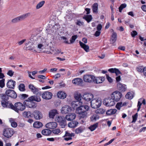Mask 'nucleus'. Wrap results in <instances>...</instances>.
<instances>
[{"label":"nucleus","instance_id":"f257e3e1","mask_svg":"<svg viewBox=\"0 0 146 146\" xmlns=\"http://www.w3.org/2000/svg\"><path fill=\"white\" fill-rule=\"evenodd\" d=\"M8 107L16 112L19 113L21 111L24 110L26 108V106L24 104L21 102H17L13 105L12 103L8 104Z\"/></svg>","mask_w":146,"mask_h":146},{"label":"nucleus","instance_id":"f03ea898","mask_svg":"<svg viewBox=\"0 0 146 146\" xmlns=\"http://www.w3.org/2000/svg\"><path fill=\"white\" fill-rule=\"evenodd\" d=\"M89 107L87 105H82L77 108L76 112L79 114L80 118H85L86 117L87 114V111L89 110Z\"/></svg>","mask_w":146,"mask_h":146},{"label":"nucleus","instance_id":"7ed1b4c3","mask_svg":"<svg viewBox=\"0 0 146 146\" xmlns=\"http://www.w3.org/2000/svg\"><path fill=\"white\" fill-rule=\"evenodd\" d=\"M122 96L121 93L117 90L113 92L110 94L111 97L115 102L119 101Z\"/></svg>","mask_w":146,"mask_h":146},{"label":"nucleus","instance_id":"20e7f679","mask_svg":"<svg viewBox=\"0 0 146 146\" xmlns=\"http://www.w3.org/2000/svg\"><path fill=\"white\" fill-rule=\"evenodd\" d=\"M84 82H94L95 83H98L97 80L95 79V77L93 75H86L83 77Z\"/></svg>","mask_w":146,"mask_h":146},{"label":"nucleus","instance_id":"39448f33","mask_svg":"<svg viewBox=\"0 0 146 146\" xmlns=\"http://www.w3.org/2000/svg\"><path fill=\"white\" fill-rule=\"evenodd\" d=\"M103 104L108 107H111L114 106L115 102L111 97H108L104 99L103 101Z\"/></svg>","mask_w":146,"mask_h":146},{"label":"nucleus","instance_id":"423d86ee","mask_svg":"<svg viewBox=\"0 0 146 146\" xmlns=\"http://www.w3.org/2000/svg\"><path fill=\"white\" fill-rule=\"evenodd\" d=\"M55 120L59 123L60 125L62 128H64L66 125V120L64 116H57L55 118Z\"/></svg>","mask_w":146,"mask_h":146},{"label":"nucleus","instance_id":"0eeeda50","mask_svg":"<svg viewBox=\"0 0 146 146\" xmlns=\"http://www.w3.org/2000/svg\"><path fill=\"white\" fill-rule=\"evenodd\" d=\"M14 133L13 129L11 128H5L3 132V135L6 137L9 138L11 137Z\"/></svg>","mask_w":146,"mask_h":146},{"label":"nucleus","instance_id":"6e6552de","mask_svg":"<svg viewBox=\"0 0 146 146\" xmlns=\"http://www.w3.org/2000/svg\"><path fill=\"white\" fill-rule=\"evenodd\" d=\"M23 104L27 107L31 108H35L37 106V104L33 101L30 100L29 98L27 100H26L23 102Z\"/></svg>","mask_w":146,"mask_h":146},{"label":"nucleus","instance_id":"1a4fd4ad","mask_svg":"<svg viewBox=\"0 0 146 146\" xmlns=\"http://www.w3.org/2000/svg\"><path fill=\"white\" fill-rule=\"evenodd\" d=\"M1 97L2 100L1 101L2 105L3 107L7 106L8 107V104L10 103H8V102L9 98V96L6 94H1Z\"/></svg>","mask_w":146,"mask_h":146},{"label":"nucleus","instance_id":"9d476101","mask_svg":"<svg viewBox=\"0 0 146 146\" xmlns=\"http://www.w3.org/2000/svg\"><path fill=\"white\" fill-rule=\"evenodd\" d=\"M41 96L43 99L46 100H49L52 98L53 94L51 92L46 91L42 93Z\"/></svg>","mask_w":146,"mask_h":146},{"label":"nucleus","instance_id":"9b49d317","mask_svg":"<svg viewBox=\"0 0 146 146\" xmlns=\"http://www.w3.org/2000/svg\"><path fill=\"white\" fill-rule=\"evenodd\" d=\"M5 94L9 97H10L14 99L16 98L17 97L16 92L14 90L10 89H8L6 91Z\"/></svg>","mask_w":146,"mask_h":146},{"label":"nucleus","instance_id":"f8f14e48","mask_svg":"<svg viewBox=\"0 0 146 146\" xmlns=\"http://www.w3.org/2000/svg\"><path fill=\"white\" fill-rule=\"evenodd\" d=\"M93 95L89 93H85L82 97V98L85 101L88 102L90 101L93 98Z\"/></svg>","mask_w":146,"mask_h":146},{"label":"nucleus","instance_id":"ddd939ff","mask_svg":"<svg viewBox=\"0 0 146 146\" xmlns=\"http://www.w3.org/2000/svg\"><path fill=\"white\" fill-rule=\"evenodd\" d=\"M91 107L93 108L96 109L99 108L100 106V103L98 102V100L95 99L92 100L90 102Z\"/></svg>","mask_w":146,"mask_h":146},{"label":"nucleus","instance_id":"4468645a","mask_svg":"<svg viewBox=\"0 0 146 146\" xmlns=\"http://www.w3.org/2000/svg\"><path fill=\"white\" fill-rule=\"evenodd\" d=\"M117 85V89L121 92H124L126 90L127 88L126 85L120 82H118Z\"/></svg>","mask_w":146,"mask_h":146},{"label":"nucleus","instance_id":"2eb2a0df","mask_svg":"<svg viewBox=\"0 0 146 146\" xmlns=\"http://www.w3.org/2000/svg\"><path fill=\"white\" fill-rule=\"evenodd\" d=\"M16 83L15 81L11 79L8 81L7 83L6 86L9 88L14 89L15 88Z\"/></svg>","mask_w":146,"mask_h":146},{"label":"nucleus","instance_id":"dca6fc26","mask_svg":"<svg viewBox=\"0 0 146 146\" xmlns=\"http://www.w3.org/2000/svg\"><path fill=\"white\" fill-rule=\"evenodd\" d=\"M32 114L34 118L36 119H40L42 117L41 112L38 110H35L33 111Z\"/></svg>","mask_w":146,"mask_h":146},{"label":"nucleus","instance_id":"f3484780","mask_svg":"<svg viewBox=\"0 0 146 146\" xmlns=\"http://www.w3.org/2000/svg\"><path fill=\"white\" fill-rule=\"evenodd\" d=\"M72 110L71 108L68 106L66 105L64 106L61 109V112L62 113H67Z\"/></svg>","mask_w":146,"mask_h":146},{"label":"nucleus","instance_id":"a211bd4d","mask_svg":"<svg viewBox=\"0 0 146 146\" xmlns=\"http://www.w3.org/2000/svg\"><path fill=\"white\" fill-rule=\"evenodd\" d=\"M76 115L74 113H68L65 116V118L68 121L72 120L75 118Z\"/></svg>","mask_w":146,"mask_h":146},{"label":"nucleus","instance_id":"6ab92c4d","mask_svg":"<svg viewBox=\"0 0 146 146\" xmlns=\"http://www.w3.org/2000/svg\"><path fill=\"white\" fill-rule=\"evenodd\" d=\"M57 124L56 122H51L47 123L46 125V127L48 129H53L56 128Z\"/></svg>","mask_w":146,"mask_h":146},{"label":"nucleus","instance_id":"aec40b11","mask_svg":"<svg viewBox=\"0 0 146 146\" xmlns=\"http://www.w3.org/2000/svg\"><path fill=\"white\" fill-rule=\"evenodd\" d=\"M83 82L82 79L80 78H76L72 81V82L77 85H81Z\"/></svg>","mask_w":146,"mask_h":146},{"label":"nucleus","instance_id":"412c9836","mask_svg":"<svg viewBox=\"0 0 146 146\" xmlns=\"http://www.w3.org/2000/svg\"><path fill=\"white\" fill-rule=\"evenodd\" d=\"M38 95H37L36 96H32L29 97V99L31 101H34L37 102H39L41 101V98Z\"/></svg>","mask_w":146,"mask_h":146},{"label":"nucleus","instance_id":"4be33fe9","mask_svg":"<svg viewBox=\"0 0 146 146\" xmlns=\"http://www.w3.org/2000/svg\"><path fill=\"white\" fill-rule=\"evenodd\" d=\"M67 95L64 92L60 91L58 92L57 94L58 97L61 99H64L66 97Z\"/></svg>","mask_w":146,"mask_h":146},{"label":"nucleus","instance_id":"5701e85b","mask_svg":"<svg viewBox=\"0 0 146 146\" xmlns=\"http://www.w3.org/2000/svg\"><path fill=\"white\" fill-rule=\"evenodd\" d=\"M117 34L115 33H112L110 40V43L111 44H113L115 43L117 40Z\"/></svg>","mask_w":146,"mask_h":146},{"label":"nucleus","instance_id":"b1692460","mask_svg":"<svg viewBox=\"0 0 146 146\" xmlns=\"http://www.w3.org/2000/svg\"><path fill=\"white\" fill-rule=\"evenodd\" d=\"M81 96L80 94H76L75 95L74 98L76 100H77L78 101H77L76 103L75 104L76 105L77 104H79L80 105V104H82V102L80 101L81 100Z\"/></svg>","mask_w":146,"mask_h":146},{"label":"nucleus","instance_id":"393cba45","mask_svg":"<svg viewBox=\"0 0 146 146\" xmlns=\"http://www.w3.org/2000/svg\"><path fill=\"white\" fill-rule=\"evenodd\" d=\"M79 42L81 47L83 48L86 52H88L89 51V47L88 45H86L80 41Z\"/></svg>","mask_w":146,"mask_h":146},{"label":"nucleus","instance_id":"a878e982","mask_svg":"<svg viewBox=\"0 0 146 146\" xmlns=\"http://www.w3.org/2000/svg\"><path fill=\"white\" fill-rule=\"evenodd\" d=\"M78 124V121L74 120L69 122L68 124V127L71 128H74L76 127Z\"/></svg>","mask_w":146,"mask_h":146},{"label":"nucleus","instance_id":"bb28decb","mask_svg":"<svg viewBox=\"0 0 146 146\" xmlns=\"http://www.w3.org/2000/svg\"><path fill=\"white\" fill-rule=\"evenodd\" d=\"M31 14L30 13H28L19 16L18 17L20 21H22L23 20L28 16H29Z\"/></svg>","mask_w":146,"mask_h":146},{"label":"nucleus","instance_id":"cd10ccee","mask_svg":"<svg viewBox=\"0 0 146 146\" xmlns=\"http://www.w3.org/2000/svg\"><path fill=\"white\" fill-rule=\"evenodd\" d=\"M100 117L99 115L97 114H94L91 116L90 118V120L91 121L94 122H95Z\"/></svg>","mask_w":146,"mask_h":146},{"label":"nucleus","instance_id":"c85d7f7f","mask_svg":"<svg viewBox=\"0 0 146 146\" xmlns=\"http://www.w3.org/2000/svg\"><path fill=\"white\" fill-rule=\"evenodd\" d=\"M41 90L40 88H37L35 87L33 89V90H32L31 91L35 94H36L37 95L41 96L42 94V92L40 91Z\"/></svg>","mask_w":146,"mask_h":146},{"label":"nucleus","instance_id":"c756f323","mask_svg":"<svg viewBox=\"0 0 146 146\" xmlns=\"http://www.w3.org/2000/svg\"><path fill=\"white\" fill-rule=\"evenodd\" d=\"M117 111V110L115 109L109 110L106 111V114L108 115L113 114L115 113Z\"/></svg>","mask_w":146,"mask_h":146},{"label":"nucleus","instance_id":"7c9ffc66","mask_svg":"<svg viewBox=\"0 0 146 146\" xmlns=\"http://www.w3.org/2000/svg\"><path fill=\"white\" fill-rule=\"evenodd\" d=\"M51 131L49 129H45L42 131V133L44 135H49L51 133Z\"/></svg>","mask_w":146,"mask_h":146},{"label":"nucleus","instance_id":"2f4dec72","mask_svg":"<svg viewBox=\"0 0 146 146\" xmlns=\"http://www.w3.org/2000/svg\"><path fill=\"white\" fill-rule=\"evenodd\" d=\"M57 113V111L56 110H52L49 112V117L50 118L53 119Z\"/></svg>","mask_w":146,"mask_h":146},{"label":"nucleus","instance_id":"473e14b6","mask_svg":"<svg viewBox=\"0 0 146 146\" xmlns=\"http://www.w3.org/2000/svg\"><path fill=\"white\" fill-rule=\"evenodd\" d=\"M42 125L43 124L41 122L38 121L35 122L33 124V127L36 128L41 127Z\"/></svg>","mask_w":146,"mask_h":146},{"label":"nucleus","instance_id":"72a5a7b5","mask_svg":"<svg viewBox=\"0 0 146 146\" xmlns=\"http://www.w3.org/2000/svg\"><path fill=\"white\" fill-rule=\"evenodd\" d=\"M98 5L96 3H94L92 5V11L93 13H96L98 12Z\"/></svg>","mask_w":146,"mask_h":146},{"label":"nucleus","instance_id":"f704fd0d","mask_svg":"<svg viewBox=\"0 0 146 146\" xmlns=\"http://www.w3.org/2000/svg\"><path fill=\"white\" fill-rule=\"evenodd\" d=\"M97 31H96L94 34V35L97 37L99 36L100 33V24H99L98 25L97 27Z\"/></svg>","mask_w":146,"mask_h":146},{"label":"nucleus","instance_id":"c9c22d12","mask_svg":"<svg viewBox=\"0 0 146 146\" xmlns=\"http://www.w3.org/2000/svg\"><path fill=\"white\" fill-rule=\"evenodd\" d=\"M98 125V123H97L93 125H91L89 127V129L91 131H93L95 129Z\"/></svg>","mask_w":146,"mask_h":146},{"label":"nucleus","instance_id":"e433bc0d","mask_svg":"<svg viewBox=\"0 0 146 146\" xmlns=\"http://www.w3.org/2000/svg\"><path fill=\"white\" fill-rule=\"evenodd\" d=\"M83 18L86 20L88 23L90 22L92 20V16L90 15H87L83 17Z\"/></svg>","mask_w":146,"mask_h":146},{"label":"nucleus","instance_id":"4c0bfd02","mask_svg":"<svg viewBox=\"0 0 146 146\" xmlns=\"http://www.w3.org/2000/svg\"><path fill=\"white\" fill-rule=\"evenodd\" d=\"M45 2L44 1H42L36 5V9H38L41 7L44 4Z\"/></svg>","mask_w":146,"mask_h":146},{"label":"nucleus","instance_id":"58836bf2","mask_svg":"<svg viewBox=\"0 0 146 146\" xmlns=\"http://www.w3.org/2000/svg\"><path fill=\"white\" fill-rule=\"evenodd\" d=\"M125 97V98L127 99L131 100L133 98V95L131 92H128L126 95Z\"/></svg>","mask_w":146,"mask_h":146},{"label":"nucleus","instance_id":"ea45409f","mask_svg":"<svg viewBox=\"0 0 146 146\" xmlns=\"http://www.w3.org/2000/svg\"><path fill=\"white\" fill-rule=\"evenodd\" d=\"M31 113L30 111L28 112L25 111L23 113V116L25 117H30L31 115Z\"/></svg>","mask_w":146,"mask_h":146},{"label":"nucleus","instance_id":"a19ab883","mask_svg":"<svg viewBox=\"0 0 146 146\" xmlns=\"http://www.w3.org/2000/svg\"><path fill=\"white\" fill-rule=\"evenodd\" d=\"M18 96L21 100H24L28 97V95L25 94H20Z\"/></svg>","mask_w":146,"mask_h":146},{"label":"nucleus","instance_id":"79ce46f5","mask_svg":"<svg viewBox=\"0 0 146 146\" xmlns=\"http://www.w3.org/2000/svg\"><path fill=\"white\" fill-rule=\"evenodd\" d=\"M83 130L84 129L83 128L80 127L75 129V132L76 134H79L82 132Z\"/></svg>","mask_w":146,"mask_h":146},{"label":"nucleus","instance_id":"37998d69","mask_svg":"<svg viewBox=\"0 0 146 146\" xmlns=\"http://www.w3.org/2000/svg\"><path fill=\"white\" fill-rule=\"evenodd\" d=\"M19 90L21 91H24L25 90V85L24 84H20L19 86Z\"/></svg>","mask_w":146,"mask_h":146},{"label":"nucleus","instance_id":"c03bdc74","mask_svg":"<svg viewBox=\"0 0 146 146\" xmlns=\"http://www.w3.org/2000/svg\"><path fill=\"white\" fill-rule=\"evenodd\" d=\"M127 5L125 3L121 4L119 8V11L120 12H121L122 9L126 7Z\"/></svg>","mask_w":146,"mask_h":146},{"label":"nucleus","instance_id":"a18cd8bd","mask_svg":"<svg viewBox=\"0 0 146 146\" xmlns=\"http://www.w3.org/2000/svg\"><path fill=\"white\" fill-rule=\"evenodd\" d=\"M5 79H2V80H0V87L1 88H3L5 86Z\"/></svg>","mask_w":146,"mask_h":146},{"label":"nucleus","instance_id":"49530a36","mask_svg":"<svg viewBox=\"0 0 146 146\" xmlns=\"http://www.w3.org/2000/svg\"><path fill=\"white\" fill-rule=\"evenodd\" d=\"M122 107V102L117 103L116 105V108L118 110H120L121 108Z\"/></svg>","mask_w":146,"mask_h":146},{"label":"nucleus","instance_id":"de8ad7c7","mask_svg":"<svg viewBox=\"0 0 146 146\" xmlns=\"http://www.w3.org/2000/svg\"><path fill=\"white\" fill-rule=\"evenodd\" d=\"M138 117V113H136L134 115L132 116L133 120L132 123H135L137 120Z\"/></svg>","mask_w":146,"mask_h":146},{"label":"nucleus","instance_id":"09e8293b","mask_svg":"<svg viewBox=\"0 0 146 146\" xmlns=\"http://www.w3.org/2000/svg\"><path fill=\"white\" fill-rule=\"evenodd\" d=\"M77 35H74L72 36L71 39L70 40V43H72L74 42L77 38Z\"/></svg>","mask_w":146,"mask_h":146},{"label":"nucleus","instance_id":"8fccbe9b","mask_svg":"<svg viewBox=\"0 0 146 146\" xmlns=\"http://www.w3.org/2000/svg\"><path fill=\"white\" fill-rule=\"evenodd\" d=\"M53 133L57 134L60 132V131L59 129H53L52 131Z\"/></svg>","mask_w":146,"mask_h":146},{"label":"nucleus","instance_id":"3c124183","mask_svg":"<svg viewBox=\"0 0 146 146\" xmlns=\"http://www.w3.org/2000/svg\"><path fill=\"white\" fill-rule=\"evenodd\" d=\"M14 72L12 70H10L8 71L7 74L10 77H12L14 74Z\"/></svg>","mask_w":146,"mask_h":146},{"label":"nucleus","instance_id":"603ef678","mask_svg":"<svg viewBox=\"0 0 146 146\" xmlns=\"http://www.w3.org/2000/svg\"><path fill=\"white\" fill-rule=\"evenodd\" d=\"M131 34L132 37H134L137 35V33L135 31H133L131 32Z\"/></svg>","mask_w":146,"mask_h":146},{"label":"nucleus","instance_id":"864d4df0","mask_svg":"<svg viewBox=\"0 0 146 146\" xmlns=\"http://www.w3.org/2000/svg\"><path fill=\"white\" fill-rule=\"evenodd\" d=\"M19 21H20L18 17L13 19L11 21L13 23H17Z\"/></svg>","mask_w":146,"mask_h":146},{"label":"nucleus","instance_id":"5fc2aeb1","mask_svg":"<svg viewBox=\"0 0 146 146\" xmlns=\"http://www.w3.org/2000/svg\"><path fill=\"white\" fill-rule=\"evenodd\" d=\"M143 68L142 66H139L136 68L137 70L141 72H143Z\"/></svg>","mask_w":146,"mask_h":146},{"label":"nucleus","instance_id":"6e6d98bb","mask_svg":"<svg viewBox=\"0 0 146 146\" xmlns=\"http://www.w3.org/2000/svg\"><path fill=\"white\" fill-rule=\"evenodd\" d=\"M76 24L77 25L80 26L81 25H84V23L83 22H81L80 21H77L76 22Z\"/></svg>","mask_w":146,"mask_h":146},{"label":"nucleus","instance_id":"4d7b16f0","mask_svg":"<svg viewBox=\"0 0 146 146\" xmlns=\"http://www.w3.org/2000/svg\"><path fill=\"white\" fill-rule=\"evenodd\" d=\"M116 68H111L108 70V71L111 73H115Z\"/></svg>","mask_w":146,"mask_h":146},{"label":"nucleus","instance_id":"13d9d810","mask_svg":"<svg viewBox=\"0 0 146 146\" xmlns=\"http://www.w3.org/2000/svg\"><path fill=\"white\" fill-rule=\"evenodd\" d=\"M106 78L108 80L110 83H111L113 82V80L112 78L110 77L107 74H106Z\"/></svg>","mask_w":146,"mask_h":146},{"label":"nucleus","instance_id":"bf43d9fd","mask_svg":"<svg viewBox=\"0 0 146 146\" xmlns=\"http://www.w3.org/2000/svg\"><path fill=\"white\" fill-rule=\"evenodd\" d=\"M116 76H117L119 74H121L122 73L117 68H116V70L115 72V73Z\"/></svg>","mask_w":146,"mask_h":146},{"label":"nucleus","instance_id":"052dcab7","mask_svg":"<svg viewBox=\"0 0 146 146\" xmlns=\"http://www.w3.org/2000/svg\"><path fill=\"white\" fill-rule=\"evenodd\" d=\"M142 104V103H141L139 101H138L137 106L138 107L137 111H138L141 108V106Z\"/></svg>","mask_w":146,"mask_h":146},{"label":"nucleus","instance_id":"680f3d73","mask_svg":"<svg viewBox=\"0 0 146 146\" xmlns=\"http://www.w3.org/2000/svg\"><path fill=\"white\" fill-rule=\"evenodd\" d=\"M61 39L63 40H64V42L66 44H70V43L67 40V39L64 36H62L61 37Z\"/></svg>","mask_w":146,"mask_h":146},{"label":"nucleus","instance_id":"e2e57ef3","mask_svg":"<svg viewBox=\"0 0 146 146\" xmlns=\"http://www.w3.org/2000/svg\"><path fill=\"white\" fill-rule=\"evenodd\" d=\"M11 126L13 127H16L17 125V123L15 121L11 123Z\"/></svg>","mask_w":146,"mask_h":146},{"label":"nucleus","instance_id":"0e129e2a","mask_svg":"<svg viewBox=\"0 0 146 146\" xmlns=\"http://www.w3.org/2000/svg\"><path fill=\"white\" fill-rule=\"evenodd\" d=\"M35 87L32 84H30L29 86V88L31 90V91L32 90H33V89L35 88Z\"/></svg>","mask_w":146,"mask_h":146},{"label":"nucleus","instance_id":"69168bd1","mask_svg":"<svg viewBox=\"0 0 146 146\" xmlns=\"http://www.w3.org/2000/svg\"><path fill=\"white\" fill-rule=\"evenodd\" d=\"M38 78L42 79L43 80H44L46 78L45 76L42 75H38Z\"/></svg>","mask_w":146,"mask_h":146},{"label":"nucleus","instance_id":"338daca9","mask_svg":"<svg viewBox=\"0 0 146 146\" xmlns=\"http://www.w3.org/2000/svg\"><path fill=\"white\" fill-rule=\"evenodd\" d=\"M141 9L144 11L146 12V5H143L141 7Z\"/></svg>","mask_w":146,"mask_h":146},{"label":"nucleus","instance_id":"774afa93","mask_svg":"<svg viewBox=\"0 0 146 146\" xmlns=\"http://www.w3.org/2000/svg\"><path fill=\"white\" fill-rule=\"evenodd\" d=\"M60 76L61 75L60 74H57L54 76V77L55 78H57L60 77Z\"/></svg>","mask_w":146,"mask_h":146}]
</instances>
